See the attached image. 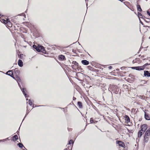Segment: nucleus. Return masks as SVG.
Returning <instances> with one entry per match:
<instances>
[{
	"label": "nucleus",
	"mask_w": 150,
	"mask_h": 150,
	"mask_svg": "<svg viewBox=\"0 0 150 150\" xmlns=\"http://www.w3.org/2000/svg\"><path fill=\"white\" fill-rule=\"evenodd\" d=\"M149 64L148 63H146L142 66L132 67L131 68L133 69H135L138 71H140L143 70L144 69L146 66L149 65Z\"/></svg>",
	"instance_id": "obj_1"
},
{
	"label": "nucleus",
	"mask_w": 150,
	"mask_h": 150,
	"mask_svg": "<svg viewBox=\"0 0 150 150\" xmlns=\"http://www.w3.org/2000/svg\"><path fill=\"white\" fill-rule=\"evenodd\" d=\"M150 136V128L147 129L146 131L144 137L145 142H147L149 140V138Z\"/></svg>",
	"instance_id": "obj_2"
},
{
	"label": "nucleus",
	"mask_w": 150,
	"mask_h": 150,
	"mask_svg": "<svg viewBox=\"0 0 150 150\" xmlns=\"http://www.w3.org/2000/svg\"><path fill=\"white\" fill-rule=\"evenodd\" d=\"M37 51L38 52H42L43 53H46V51L44 49V47L41 45H38V47L37 49Z\"/></svg>",
	"instance_id": "obj_3"
},
{
	"label": "nucleus",
	"mask_w": 150,
	"mask_h": 150,
	"mask_svg": "<svg viewBox=\"0 0 150 150\" xmlns=\"http://www.w3.org/2000/svg\"><path fill=\"white\" fill-rule=\"evenodd\" d=\"M18 84L19 86L20 87V88L21 89V91H22L23 93L25 96V98L27 97V96H27V95L26 93V89L25 88H23L22 89L21 86L20 85V84L18 83Z\"/></svg>",
	"instance_id": "obj_4"
},
{
	"label": "nucleus",
	"mask_w": 150,
	"mask_h": 150,
	"mask_svg": "<svg viewBox=\"0 0 150 150\" xmlns=\"http://www.w3.org/2000/svg\"><path fill=\"white\" fill-rule=\"evenodd\" d=\"M147 128V125L146 124H144L141 127V130L142 132H145Z\"/></svg>",
	"instance_id": "obj_5"
},
{
	"label": "nucleus",
	"mask_w": 150,
	"mask_h": 150,
	"mask_svg": "<svg viewBox=\"0 0 150 150\" xmlns=\"http://www.w3.org/2000/svg\"><path fill=\"white\" fill-rule=\"evenodd\" d=\"M144 117L146 120H150V115L145 112H144Z\"/></svg>",
	"instance_id": "obj_6"
},
{
	"label": "nucleus",
	"mask_w": 150,
	"mask_h": 150,
	"mask_svg": "<svg viewBox=\"0 0 150 150\" xmlns=\"http://www.w3.org/2000/svg\"><path fill=\"white\" fill-rule=\"evenodd\" d=\"M59 59L60 60H62V61H64L66 60V58L64 56L61 54L60 55H59Z\"/></svg>",
	"instance_id": "obj_7"
},
{
	"label": "nucleus",
	"mask_w": 150,
	"mask_h": 150,
	"mask_svg": "<svg viewBox=\"0 0 150 150\" xmlns=\"http://www.w3.org/2000/svg\"><path fill=\"white\" fill-rule=\"evenodd\" d=\"M144 76H145L149 77H150V73L148 71H144Z\"/></svg>",
	"instance_id": "obj_8"
},
{
	"label": "nucleus",
	"mask_w": 150,
	"mask_h": 150,
	"mask_svg": "<svg viewBox=\"0 0 150 150\" xmlns=\"http://www.w3.org/2000/svg\"><path fill=\"white\" fill-rule=\"evenodd\" d=\"M81 63L84 65H88L89 64V61L86 60H83L81 61Z\"/></svg>",
	"instance_id": "obj_9"
},
{
	"label": "nucleus",
	"mask_w": 150,
	"mask_h": 150,
	"mask_svg": "<svg viewBox=\"0 0 150 150\" xmlns=\"http://www.w3.org/2000/svg\"><path fill=\"white\" fill-rule=\"evenodd\" d=\"M116 143L117 144H118L119 146H121L122 147H124V144L121 141H116Z\"/></svg>",
	"instance_id": "obj_10"
},
{
	"label": "nucleus",
	"mask_w": 150,
	"mask_h": 150,
	"mask_svg": "<svg viewBox=\"0 0 150 150\" xmlns=\"http://www.w3.org/2000/svg\"><path fill=\"white\" fill-rule=\"evenodd\" d=\"M18 64L20 67H22L23 66V62L21 60L19 59L18 61Z\"/></svg>",
	"instance_id": "obj_11"
},
{
	"label": "nucleus",
	"mask_w": 150,
	"mask_h": 150,
	"mask_svg": "<svg viewBox=\"0 0 150 150\" xmlns=\"http://www.w3.org/2000/svg\"><path fill=\"white\" fill-rule=\"evenodd\" d=\"M12 138L13 140L14 141H16L18 139V137L17 135H15L12 137Z\"/></svg>",
	"instance_id": "obj_12"
},
{
	"label": "nucleus",
	"mask_w": 150,
	"mask_h": 150,
	"mask_svg": "<svg viewBox=\"0 0 150 150\" xmlns=\"http://www.w3.org/2000/svg\"><path fill=\"white\" fill-rule=\"evenodd\" d=\"M137 8L138 11L139 12L142 11V10L140 5H137Z\"/></svg>",
	"instance_id": "obj_13"
},
{
	"label": "nucleus",
	"mask_w": 150,
	"mask_h": 150,
	"mask_svg": "<svg viewBox=\"0 0 150 150\" xmlns=\"http://www.w3.org/2000/svg\"><path fill=\"white\" fill-rule=\"evenodd\" d=\"M6 24H7L8 27H12V24L9 19L8 20V21L7 23Z\"/></svg>",
	"instance_id": "obj_14"
},
{
	"label": "nucleus",
	"mask_w": 150,
	"mask_h": 150,
	"mask_svg": "<svg viewBox=\"0 0 150 150\" xmlns=\"http://www.w3.org/2000/svg\"><path fill=\"white\" fill-rule=\"evenodd\" d=\"M142 131L141 130H140L138 134V137H141L142 135Z\"/></svg>",
	"instance_id": "obj_15"
},
{
	"label": "nucleus",
	"mask_w": 150,
	"mask_h": 150,
	"mask_svg": "<svg viewBox=\"0 0 150 150\" xmlns=\"http://www.w3.org/2000/svg\"><path fill=\"white\" fill-rule=\"evenodd\" d=\"M125 120H126L127 122H130V119L129 117L127 115H125Z\"/></svg>",
	"instance_id": "obj_16"
},
{
	"label": "nucleus",
	"mask_w": 150,
	"mask_h": 150,
	"mask_svg": "<svg viewBox=\"0 0 150 150\" xmlns=\"http://www.w3.org/2000/svg\"><path fill=\"white\" fill-rule=\"evenodd\" d=\"M18 146L20 148H22L23 147H24L22 144L19 143L17 144Z\"/></svg>",
	"instance_id": "obj_17"
},
{
	"label": "nucleus",
	"mask_w": 150,
	"mask_h": 150,
	"mask_svg": "<svg viewBox=\"0 0 150 150\" xmlns=\"http://www.w3.org/2000/svg\"><path fill=\"white\" fill-rule=\"evenodd\" d=\"M138 16V17H139V18H143V16L141 13L139 12H138L137 13Z\"/></svg>",
	"instance_id": "obj_18"
},
{
	"label": "nucleus",
	"mask_w": 150,
	"mask_h": 150,
	"mask_svg": "<svg viewBox=\"0 0 150 150\" xmlns=\"http://www.w3.org/2000/svg\"><path fill=\"white\" fill-rule=\"evenodd\" d=\"M78 105H79V107L80 108H82V103L80 101L78 102Z\"/></svg>",
	"instance_id": "obj_19"
},
{
	"label": "nucleus",
	"mask_w": 150,
	"mask_h": 150,
	"mask_svg": "<svg viewBox=\"0 0 150 150\" xmlns=\"http://www.w3.org/2000/svg\"><path fill=\"white\" fill-rule=\"evenodd\" d=\"M72 64L74 65L78 66L79 65L78 63L76 61H73Z\"/></svg>",
	"instance_id": "obj_20"
},
{
	"label": "nucleus",
	"mask_w": 150,
	"mask_h": 150,
	"mask_svg": "<svg viewBox=\"0 0 150 150\" xmlns=\"http://www.w3.org/2000/svg\"><path fill=\"white\" fill-rule=\"evenodd\" d=\"M8 19H7L6 20H5V19H3L2 22H3L4 24H6L7 23L8 21Z\"/></svg>",
	"instance_id": "obj_21"
},
{
	"label": "nucleus",
	"mask_w": 150,
	"mask_h": 150,
	"mask_svg": "<svg viewBox=\"0 0 150 150\" xmlns=\"http://www.w3.org/2000/svg\"><path fill=\"white\" fill-rule=\"evenodd\" d=\"M11 72V73H9L8 74V75L11 76V77H12L14 79H15V78L13 75V73L12 72Z\"/></svg>",
	"instance_id": "obj_22"
},
{
	"label": "nucleus",
	"mask_w": 150,
	"mask_h": 150,
	"mask_svg": "<svg viewBox=\"0 0 150 150\" xmlns=\"http://www.w3.org/2000/svg\"><path fill=\"white\" fill-rule=\"evenodd\" d=\"M33 47L37 51V49L38 48V46L35 45H33Z\"/></svg>",
	"instance_id": "obj_23"
},
{
	"label": "nucleus",
	"mask_w": 150,
	"mask_h": 150,
	"mask_svg": "<svg viewBox=\"0 0 150 150\" xmlns=\"http://www.w3.org/2000/svg\"><path fill=\"white\" fill-rule=\"evenodd\" d=\"M74 144V142L73 140H70L69 143V144Z\"/></svg>",
	"instance_id": "obj_24"
},
{
	"label": "nucleus",
	"mask_w": 150,
	"mask_h": 150,
	"mask_svg": "<svg viewBox=\"0 0 150 150\" xmlns=\"http://www.w3.org/2000/svg\"><path fill=\"white\" fill-rule=\"evenodd\" d=\"M29 104L31 106L32 105V102L30 100H29Z\"/></svg>",
	"instance_id": "obj_25"
},
{
	"label": "nucleus",
	"mask_w": 150,
	"mask_h": 150,
	"mask_svg": "<svg viewBox=\"0 0 150 150\" xmlns=\"http://www.w3.org/2000/svg\"><path fill=\"white\" fill-rule=\"evenodd\" d=\"M8 139V138L7 139H4L3 140H0V142H4L5 141H6L7 139Z\"/></svg>",
	"instance_id": "obj_26"
},
{
	"label": "nucleus",
	"mask_w": 150,
	"mask_h": 150,
	"mask_svg": "<svg viewBox=\"0 0 150 150\" xmlns=\"http://www.w3.org/2000/svg\"><path fill=\"white\" fill-rule=\"evenodd\" d=\"M90 122L91 123H92L93 122V120L92 119V118H91L90 119Z\"/></svg>",
	"instance_id": "obj_27"
},
{
	"label": "nucleus",
	"mask_w": 150,
	"mask_h": 150,
	"mask_svg": "<svg viewBox=\"0 0 150 150\" xmlns=\"http://www.w3.org/2000/svg\"><path fill=\"white\" fill-rule=\"evenodd\" d=\"M11 71H12V70H9V71H8L7 72H6V74H7V75H8V74H9L8 73H10L11 72Z\"/></svg>",
	"instance_id": "obj_28"
},
{
	"label": "nucleus",
	"mask_w": 150,
	"mask_h": 150,
	"mask_svg": "<svg viewBox=\"0 0 150 150\" xmlns=\"http://www.w3.org/2000/svg\"><path fill=\"white\" fill-rule=\"evenodd\" d=\"M71 67L73 69H74L75 68V66L73 64L71 65Z\"/></svg>",
	"instance_id": "obj_29"
},
{
	"label": "nucleus",
	"mask_w": 150,
	"mask_h": 150,
	"mask_svg": "<svg viewBox=\"0 0 150 150\" xmlns=\"http://www.w3.org/2000/svg\"><path fill=\"white\" fill-rule=\"evenodd\" d=\"M147 13L149 16H150V13L149 11H147Z\"/></svg>",
	"instance_id": "obj_30"
},
{
	"label": "nucleus",
	"mask_w": 150,
	"mask_h": 150,
	"mask_svg": "<svg viewBox=\"0 0 150 150\" xmlns=\"http://www.w3.org/2000/svg\"><path fill=\"white\" fill-rule=\"evenodd\" d=\"M108 69H111L112 68V67L111 66H109V67H108Z\"/></svg>",
	"instance_id": "obj_31"
},
{
	"label": "nucleus",
	"mask_w": 150,
	"mask_h": 150,
	"mask_svg": "<svg viewBox=\"0 0 150 150\" xmlns=\"http://www.w3.org/2000/svg\"><path fill=\"white\" fill-rule=\"evenodd\" d=\"M139 21H140V22L141 23V24L143 25V23L141 21H140V19H139Z\"/></svg>",
	"instance_id": "obj_32"
},
{
	"label": "nucleus",
	"mask_w": 150,
	"mask_h": 150,
	"mask_svg": "<svg viewBox=\"0 0 150 150\" xmlns=\"http://www.w3.org/2000/svg\"><path fill=\"white\" fill-rule=\"evenodd\" d=\"M76 99V98H75L74 97H73V100H75Z\"/></svg>",
	"instance_id": "obj_33"
},
{
	"label": "nucleus",
	"mask_w": 150,
	"mask_h": 150,
	"mask_svg": "<svg viewBox=\"0 0 150 150\" xmlns=\"http://www.w3.org/2000/svg\"><path fill=\"white\" fill-rule=\"evenodd\" d=\"M28 114V113H26V115H25V117H24V118L26 116V115H27Z\"/></svg>",
	"instance_id": "obj_34"
},
{
	"label": "nucleus",
	"mask_w": 150,
	"mask_h": 150,
	"mask_svg": "<svg viewBox=\"0 0 150 150\" xmlns=\"http://www.w3.org/2000/svg\"><path fill=\"white\" fill-rule=\"evenodd\" d=\"M34 105H35V104H33V108H34V107H35Z\"/></svg>",
	"instance_id": "obj_35"
},
{
	"label": "nucleus",
	"mask_w": 150,
	"mask_h": 150,
	"mask_svg": "<svg viewBox=\"0 0 150 150\" xmlns=\"http://www.w3.org/2000/svg\"><path fill=\"white\" fill-rule=\"evenodd\" d=\"M144 20L146 22H148V21H146L145 19H144Z\"/></svg>",
	"instance_id": "obj_36"
},
{
	"label": "nucleus",
	"mask_w": 150,
	"mask_h": 150,
	"mask_svg": "<svg viewBox=\"0 0 150 150\" xmlns=\"http://www.w3.org/2000/svg\"><path fill=\"white\" fill-rule=\"evenodd\" d=\"M19 80H20V79L19 78H18V81Z\"/></svg>",
	"instance_id": "obj_37"
},
{
	"label": "nucleus",
	"mask_w": 150,
	"mask_h": 150,
	"mask_svg": "<svg viewBox=\"0 0 150 150\" xmlns=\"http://www.w3.org/2000/svg\"><path fill=\"white\" fill-rule=\"evenodd\" d=\"M146 27H148L149 28V26H146Z\"/></svg>",
	"instance_id": "obj_38"
},
{
	"label": "nucleus",
	"mask_w": 150,
	"mask_h": 150,
	"mask_svg": "<svg viewBox=\"0 0 150 150\" xmlns=\"http://www.w3.org/2000/svg\"><path fill=\"white\" fill-rule=\"evenodd\" d=\"M27 110L28 111V107L27 106Z\"/></svg>",
	"instance_id": "obj_39"
},
{
	"label": "nucleus",
	"mask_w": 150,
	"mask_h": 150,
	"mask_svg": "<svg viewBox=\"0 0 150 150\" xmlns=\"http://www.w3.org/2000/svg\"><path fill=\"white\" fill-rule=\"evenodd\" d=\"M85 1H88V0H85Z\"/></svg>",
	"instance_id": "obj_40"
},
{
	"label": "nucleus",
	"mask_w": 150,
	"mask_h": 150,
	"mask_svg": "<svg viewBox=\"0 0 150 150\" xmlns=\"http://www.w3.org/2000/svg\"><path fill=\"white\" fill-rule=\"evenodd\" d=\"M23 14V15H24V16H25V14Z\"/></svg>",
	"instance_id": "obj_41"
},
{
	"label": "nucleus",
	"mask_w": 150,
	"mask_h": 150,
	"mask_svg": "<svg viewBox=\"0 0 150 150\" xmlns=\"http://www.w3.org/2000/svg\"><path fill=\"white\" fill-rule=\"evenodd\" d=\"M26 100H28V98H27V99H26Z\"/></svg>",
	"instance_id": "obj_42"
},
{
	"label": "nucleus",
	"mask_w": 150,
	"mask_h": 150,
	"mask_svg": "<svg viewBox=\"0 0 150 150\" xmlns=\"http://www.w3.org/2000/svg\"><path fill=\"white\" fill-rule=\"evenodd\" d=\"M66 149V150H67V149Z\"/></svg>",
	"instance_id": "obj_43"
},
{
	"label": "nucleus",
	"mask_w": 150,
	"mask_h": 150,
	"mask_svg": "<svg viewBox=\"0 0 150 150\" xmlns=\"http://www.w3.org/2000/svg\"><path fill=\"white\" fill-rule=\"evenodd\" d=\"M1 16V14H0V16Z\"/></svg>",
	"instance_id": "obj_44"
},
{
	"label": "nucleus",
	"mask_w": 150,
	"mask_h": 150,
	"mask_svg": "<svg viewBox=\"0 0 150 150\" xmlns=\"http://www.w3.org/2000/svg\"><path fill=\"white\" fill-rule=\"evenodd\" d=\"M24 119H23V120H24ZM22 122H23V121H22Z\"/></svg>",
	"instance_id": "obj_45"
},
{
	"label": "nucleus",
	"mask_w": 150,
	"mask_h": 150,
	"mask_svg": "<svg viewBox=\"0 0 150 150\" xmlns=\"http://www.w3.org/2000/svg\"><path fill=\"white\" fill-rule=\"evenodd\" d=\"M66 150V149H65L64 150Z\"/></svg>",
	"instance_id": "obj_46"
}]
</instances>
